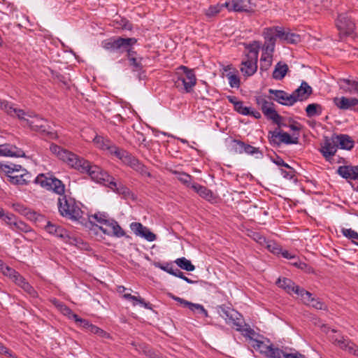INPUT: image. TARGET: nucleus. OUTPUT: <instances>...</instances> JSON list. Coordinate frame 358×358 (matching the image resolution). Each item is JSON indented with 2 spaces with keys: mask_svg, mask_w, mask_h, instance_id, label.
<instances>
[{
  "mask_svg": "<svg viewBox=\"0 0 358 358\" xmlns=\"http://www.w3.org/2000/svg\"><path fill=\"white\" fill-rule=\"evenodd\" d=\"M34 182L59 195L57 206L61 216L73 222L80 221L83 217V211L80 207V203L70 195L64 194L65 186L60 180L39 174Z\"/></svg>",
  "mask_w": 358,
  "mask_h": 358,
  "instance_id": "1",
  "label": "nucleus"
},
{
  "mask_svg": "<svg viewBox=\"0 0 358 358\" xmlns=\"http://www.w3.org/2000/svg\"><path fill=\"white\" fill-rule=\"evenodd\" d=\"M50 150L69 166L88 174L93 180L100 183L108 182L111 189L117 187V183L110 180V176L99 166L92 165L89 161L55 143L50 144Z\"/></svg>",
  "mask_w": 358,
  "mask_h": 358,
  "instance_id": "2",
  "label": "nucleus"
},
{
  "mask_svg": "<svg viewBox=\"0 0 358 358\" xmlns=\"http://www.w3.org/2000/svg\"><path fill=\"white\" fill-rule=\"evenodd\" d=\"M0 108L4 110L11 117H17L26 122L31 130L40 133L41 135L50 139H56L58 136L57 132L49 124L48 122L38 115L32 116L26 113L23 110L14 107L13 103L0 99Z\"/></svg>",
  "mask_w": 358,
  "mask_h": 358,
  "instance_id": "3",
  "label": "nucleus"
},
{
  "mask_svg": "<svg viewBox=\"0 0 358 358\" xmlns=\"http://www.w3.org/2000/svg\"><path fill=\"white\" fill-rule=\"evenodd\" d=\"M247 49L248 52L241 62L240 70L244 76L249 77L254 75L257 70L259 45L257 42H254L250 44Z\"/></svg>",
  "mask_w": 358,
  "mask_h": 358,
  "instance_id": "4",
  "label": "nucleus"
},
{
  "mask_svg": "<svg viewBox=\"0 0 358 358\" xmlns=\"http://www.w3.org/2000/svg\"><path fill=\"white\" fill-rule=\"evenodd\" d=\"M137 43L136 38H110L101 42V46L106 50L113 52L122 53L124 48L129 45H134Z\"/></svg>",
  "mask_w": 358,
  "mask_h": 358,
  "instance_id": "5",
  "label": "nucleus"
},
{
  "mask_svg": "<svg viewBox=\"0 0 358 358\" xmlns=\"http://www.w3.org/2000/svg\"><path fill=\"white\" fill-rule=\"evenodd\" d=\"M179 69L183 71L185 76H179L174 81V87L181 92L189 93L196 85V76L193 70L185 66H180Z\"/></svg>",
  "mask_w": 358,
  "mask_h": 358,
  "instance_id": "6",
  "label": "nucleus"
},
{
  "mask_svg": "<svg viewBox=\"0 0 358 358\" xmlns=\"http://www.w3.org/2000/svg\"><path fill=\"white\" fill-rule=\"evenodd\" d=\"M269 142L273 145L279 146L281 143L287 145L297 144L299 143V135L297 136H291L288 133L280 129H275L274 131L268 132Z\"/></svg>",
  "mask_w": 358,
  "mask_h": 358,
  "instance_id": "7",
  "label": "nucleus"
},
{
  "mask_svg": "<svg viewBox=\"0 0 358 358\" xmlns=\"http://www.w3.org/2000/svg\"><path fill=\"white\" fill-rule=\"evenodd\" d=\"M217 309L219 315L227 324H232L236 327L238 331H241L242 324L238 318L240 314L237 311L225 305L219 306Z\"/></svg>",
  "mask_w": 358,
  "mask_h": 358,
  "instance_id": "8",
  "label": "nucleus"
},
{
  "mask_svg": "<svg viewBox=\"0 0 358 358\" xmlns=\"http://www.w3.org/2000/svg\"><path fill=\"white\" fill-rule=\"evenodd\" d=\"M224 6L229 11L235 12H253L255 4L252 0H227Z\"/></svg>",
  "mask_w": 358,
  "mask_h": 358,
  "instance_id": "9",
  "label": "nucleus"
},
{
  "mask_svg": "<svg viewBox=\"0 0 358 358\" xmlns=\"http://www.w3.org/2000/svg\"><path fill=\"white\" fill-rule=\"evenodd\" d=\"M336 27L341 34L353 36L355 29V23L346 15H339L336 20Z\"/></svg>",
  "mask_w": 358,
  "mask_h": 358,
  "instance_id": "10",
  "label": "nucleus"
},
{
  "mask_svg": "<svg viewBox=\"0 0 358 358\" xmlns=\"http://www.w3.org/2000/svg\"><path fill=\"white\" fill-rule=\"evenodd\" d=\"M279 29H280V27L264 29L263 35L265 39L266 51L273 52L276 38H278Z\"/></svg>",
  "mask_w": 358,
  "mask_h": 358,
  "instance_id": "11",
  "label": "nucleus"
},
{
  "mask_svg": "<svg viewBox=\"0 0 358 358\" xmlns=\"http://www.w3.org/2000/svg\"><path fill=\"white\" fill-rule=\"evenodd\" d=\"M333 339L335 345L343 350L347 351L350 355L358 357V346L351 340L344 336H340L339 338H334Z\"/></svg>",
  "mask_w": 358,
  "mask_h": 358,
  "instance_id": "12",
  "label": "nucleus"
},
{
  "mask_svg": "<svg viewBox=\"0 0 358 358\" xmlns=\"http://www.w3.org/2000/svg\"><path fill=\"white\" fill-rule=\"evenodd\" d=\"M13 209L20 214L27 217V219L34 222H41L45 220V217L30 208L26 207L22 203H17L13 205Z\"/></svg>",
  "mask_w": 358,
  "mask_h": 358,
  "instance_id": "13",
  "label": "nucleus"
},
{
  "mask_svg": "<svg viewBox=\"0 0 358 358\" xmlns=\"http://www.w3.org/2000/svg\"><path fill=\"white\" fill-rule=\"evenodd\" d=\"M99 229L104 234L110 236H115L117 238L125 236V231L120 226L118 222L113 219H111L106 227H99Z\"/></svg>",
  "mask_w": 358,
  "mask_h": 358,
  "instance_id": "14",
  "label": "nucleus"
},
{
  "mask_svg": "<svg viewBox=\"0 0 358 358\" xmlns=\"http://www.w3.org/2000/svg\"><path fill=\"white\" fill-rule=\"evenodd\" d=\"M130 228L135 235L144 238L150 242L154 241L156 239V235L140 222H131Z\"/></svg>",
  "mask_w": 358,
  "mask_h": 358,
  "instance_id": "15",
  "label": "nucleus"
},
{
  "mask_svg": "<svg viewBox=\"0 0 358 358\" xmlns=\"http://www.w3.org/2000/svg\"><path fill=\"white\" fill-rule=\"evenodd\" d=\"M268 93L274 96L273 100L282 105L289 106H293L296 103V99H294L292 94H289L283 90L269 89Z\"/></svg>",
  "mask_w": 358,
  "mask_h": 358,
  "instance_id": "16",
  "label": "nucleus"
},
{
  "mask_svg": "<svg viewBox=\"0 0 358 358\" xmlns=\"http://www.w3.org/2000/svg\"><path fill=\"white\" fill-rule=\"evenodd\" d=\"M276 285L279 287L285 289L288 294H291L294 292L299 296H301L302 294V292L301 291L305 290L303 288H301L299 286L296 285L291 279L287 278H278L276 281Z\"/></svg>",
  "mask_w": 358,
  "mask_h": 358,
  "instance_id": "17",
  "label": "nucleus"
},
{
  "mask_svg": "<svg viewBox=\"0 0 358 358\" xmlns=\"http://www.w3.org/2000/svg\"><path fill=\"white\" fill-rule=\"evenodd\" d=\"M313 93L312 87L305 81H303L301 86L295 90L292 95L297 101H303L309 98Z\"/></svg>",
  "mask_w": 358,
  "mask_h": 358,
  "instance_id": "18",
  "label": "nucleus"
},
{
  "mask_svg": "<svg viewBox=\"0 0 358 358\" xmlns=\"http://www.w3.org/2000/svg\"><path fill=\"white\" fill-rule=\"evenodd\" d=\"M0 156L11 157H25L24 152L11 144L0 145Z\"/></svg>",
  "mask_w": 358,
  "mask_h": 358,
  "instance_id": "19",
  "label": "nucleus"
},
{
  "mask_svg": "<svg viewBox=\"0 0 358 358\" xmlns=\"http://www.w3.org/2000/svg\"><path fill=\"white\" fill-rule=\"evenodd\" d=\"M44 229L50 234L59 237L64 241L69 238L68 231L64 227L53 224L50 221L46 222Z\"/></svg>",
  "mask_w": 358,
  "mask_h": 358,
  "instance_id": "20",
  "label": "nucleus"
},
{
  "mask_svg": "<svg viewBox=\"0 0 358 358\" xmlns=\"http://www.w3.org/2000/svg\"><path fill=\"white\" fill-rule=\"evenodd\" d=\"M302 294L301 296V300L306 305L311 306L317 310H325L327 308V306L321 301L318 298H314L312 296V294L306 291H301Z\"/></svg>",
  "mask_w": 358,
  "mask_h": 358,
  "instance_id": "21",
  "label": "nucleus"
},
{
  "mask_svg": "<svg viewBox=\"0 0 358 358\" xmlns=\"http://www.w3.org/2000/svg\"><path fill=\"white\" fill-rule=\"evenodd\" d=\"M334 142L336 143L338 148L350 150L355 145V141L347 134H339L332 136Z\"/></svg>",
  "mask_w": 358,
  "mask_h": 358,
  "instance_id": "22",
  "label": "nucleus"
},
{
  "mask_svg": "<svg viewBox=\"0 0 358 358\" xmlns=\"http://www.w3.org/2000/svg\"><path fill=\"white\" fill-rule=\"evenodd\" d=\"M93 141L99 148L103 150H107L111 155H114L118 148L108 138H106L101 136L96 135L94 138Z\"/></svg>",
  "mask_w": 358,
  "mask_h": 358,
  "instance_id": "23",
  "label": "nucleus"
},
{
  "mask_svg": "<svg viewBox=\"0 0 358 358\" xmlns=\"http://www.w3.org/2000/svg\"><path fill=\"white\" fill-rule=\"evenodd\" d=\"M338 84L344 92L358 94V78L357 80L342 78L338 81Z\"/></svg>",
  "mask_w": 358,
  "mask_h": 358,
  "instance_id": "24",
  "label": "nucleus"
},
{
  "mask_svg": "<svg viewBox=\"0 0 358 358\" xmlns=\"http://www.w3.org/2000/svg\"><path fill=\"white\" fill-rule=\"evenodd\" d=\"M337 173L343 178L358 180V166H341Z\"/></svg>",
  "mask_w": 358,
  "mask_h": 358,
  "instance_id": "25",
  "label": "nucleus"
},
{
  "mask_svg": "<svg viewBox=\"0 0 358 358\" xmlns=\"http://www.w3.org/2000/svg\"><path fill=\"white\" fill-rule=\"evenodd\" d=\"M22 173L20 175H8V181L17 185H26L29 184L32 178L31 174L28 172L27 170H22Z\"/></svg>",
  "mask_w": 358,
  "mask_h": 358,
  "instance_id": "26",
  "label": "nucleus"
},
{
  "mask_svg": "<svg viewBox=\"0 0 358 358\" xmlns=\"http://www.w3.org/2000/svg\"><path fill=\"white\" fill-rule=\"evenodd\" d=\"M334 102L341 110H352L354 107L358 106V99L357 98L341 96V98H335Z\"/></svg>",
  "mask_w": 358,
  "mask_h": 358,
  "instance_id": "27",
  "label": "nucleus"
},
{
  "mask_svg": "<svg viewBox=\"0 0 358 358\" xmlns=\"http://www.w3.org/2000/svg\"><path fill=\"white\" fill-rule=\"evenodd\" d=\"M337 149V145L334 142V139H326L320 152L327 161H330L331 158L336 154Z\"/></svg>",
  "mask_w": 358,
  "mask_h": 358,
  "instance_id": "28",
  "label": "nucleus"
},
{
  "mask_svg": "<svg viewBox=\"0 0 358 358\" xmlns=\"http://www.w3.org/2000/svg\"><path fill=\"white\" fill-rule=\"evenodd\" d=\"M113 155L121 160L122 163L130 166L131 168L135 165V163L138 160V159L133 156L131 153L120 148H117Z\"/></svg>",
  "mask_w": 358,
  "mask_h": 358,
  "instance_id": "29",
  "label": "nucleus"
},
{
  "mask_svg": "<svg viewBox=\"0 0 358 358\" xmlns=\"http://www.w3.org/2000/svg\"><path fill=\"white\" fill-rule=\"evenodd\" d=\"M191 188L206 201H213L215 199L213 192L205 186L196 182L192 183Z\"/></svg>",
  "mask_w": 358,
  "mask_h": 358,
  "instance_id": "30",
  "label": "nucleus"
},
{
  "mask_svg": "<svg viewBox=\"0 0 358 358\" xmlns=\"http://www.w3.org/2000/svg\"><path fill=\"white\" fill-rule=\"evenodd\" d=\"M159 268L162 270L169 273V274H171L172 275H174L179 278L182 279L183 280L186 281L189 284H194V283L197 282L196 281L192 280L188 278L187 277H186L184 275V273L178 268L174 269L173 268V266L169 264H166V265H165V266H163V265L159 266Z\"/></svg>",
  "mask_w": 358,
  "mask_h": 358,
  "instance_id": "31",
  "label": "nucleus"
},
{
  "mask_svg": "<svg viewBox=\"0 0 358 358\" xmlns=\"http://www.w3.org/2000/svg\"><path fill=\"white\" fill-rule=\"evenodd\" d=\"M289 71L287 64L279 62L275 66L274 71L273 72V78L276 80H281L283 79Z\"/></svg>",
  "mask_w": 358,
  "mask_h": 358,
  "instance_id": "32",
  "label": "nucleus"
},
{
  "mask_svg": "<svg viewBox=\"0 0 358 358\" xmlns=\"http://www.w3.org/2000/svg\"><path fill=\"white\" fill-rule=\"evenodd\" d=\"M123 298L126 300L131 301L134 306L139 304L146 309L152 310V304L149 302H146L144 299L141 298V296H136L131 295V294L126 293L123 294Z\"/></svg>",
  "mask_w": 358,
  "mask_h": 358,
  "instance_id": "33",
  "label": "nucleus"
},
{
  "mask_svg": "<svg viewBox=\"0 0 358 358\" xmlns=\"http://www.w3.org/2000/svg\"><path fill=\"white\" fill-rule=\"evenodd\" d=\"M17 276V278H15V284L23 289L24 292L28 293L31 296H36L37 293L34 288L29 282H27L20 274Z\"/></svg>",
  "mask_w": 358,
  "mask_h": 358,
  "instance_id": "34",
  "label": "nucleus"
},
{
  "mask_svg": "<svg viewBox=\"0 0 358 358\" xmlns=\"http://www.w3.org/2000/svg\"><path fill=\"white\" fill-rule=\"evenodd\" d=\"M264 115L278 126H280V121L282 120V117L280 116L273 108V105H270L264 112Z\"/></svg>",
  "mask_w": 358,
  "mask_h": 358,
  "instance_id": "35",
  "label": "nucleus"
},
{
  "mask_svg": "<svg viewBox=\"0 0 358 358\" xmlns=\"http://www.w3.org/2000/svg\"><path fill=\"white\" fill-rule=\"evenodd\" d=\"M278 38L289 43H296L299 41V36L294 33L286 32L280 27L278 31Z\"/></svg>",
  "mask_w": 358,
  "mask_h": 358,
  "instance_id": "36",
  "label": "nucleus"
},
{
  "mask_svg": "<svg viewBox=\"0 0 358 358\" xmlns=\"http://www.w3.org/2000/svg\"><path fill=\"white\" fill-rule=\"evenodd\" d=\"M171 173L176 175L177 179L187 187L191 188V185H192V183H195L194 182H192L193 178L189 174H187L185 172H179L177 171H171Z\"/></svg>",
  "mask_w": 358,
  "mask_h": 358,
  "instance_id": "37",
  "label": "nucleus"
},
{
  "mask_svg": "<svg viewBox=\"0 0 358 358\" xmlns=\"http://www.w3.org/2000/svg\"><path fill=\"white\" fill-rule=\"evenodd\" d=\"M251 345L252 346L257 350L259 351L261 354L264 355L266 357L269 352V348L271 345H266L264 342L258 341L257 339L250 338Z\"/></svg>",
  "mask_w": 358,
  "mask_h": 358,
  "instance_id": "38",
  "label": "nucleus"
},
{
  "mask_svg": "<svg viewBox=\"0 0 358 358\" xmlns=\"http://www.w3.org/2000/svg\"><path fill=\"white\" fill-rule=\"evenodd\" d=\"M10 229L17 233H28L32 231V229L29 225L17 219L13 223V227H11Z\"/></svg>",
  "mask_w": 358,
  "mask_h": 358,
  "instance_id": "39",
  "label": "nucleus"
},
{
  "mask_svg": "<svg viewBox=\"0 0 358 358\" xmlns=\"http://www.w3.org/2000/svg\"><path fill=\"white\" fill-rule=\"evenodd\" d=\"M0 271L4 275L8 276L14 282L15 281V278H17V275H20L17 271L5 264L1 260H0Z\"/></svg>",
  "mask_w": 358,
  "mask_h": 358,
  "instance_id": "40",
  "label": "nucleus"
},
{
  "mask_svg": "<svg viewBox=\"0 0 358 358\" xmlns=\"http://www.w3.org/2000/svg\"><path fill=\"white\" fill-rule=\"evenodd\" d=\"M143 57H138L136 58H131L129 60L130 66H132L133 71L137 72L141 79V76L144 73L143 66L142 64Z\"/></svg>",
  "mask_w": 358,
  "mask_h": 358,
  "instance_id": "41",
  "label": "nucleus"
},
{
  "mask_svg": "<svg viewBox=\"0 0 358 358\" xmlns=\"http://www.w3.org/2000/svg\"><path fill=\"white\" fill-rule=\"evenodd\" d=\"M322 107L318 103H310L306 108V113L308 117H312L322 114Z\"/></svg>",
  "mask_w": 358,
  "mask_h": 358,
  "instance_id": "42",
  "label": "nucleus"
},
{
  "mask_svg": "<svg viewBox=\"0 0 358 358\" xmlns=\"http://www.w3.org/2000/svg\"><path fill=\"white\" fill-rule=\"evenodd\" d=\"M175 263L183 270L187 271H193L195 269V266L192 264V262L187 259L185 257L178 258Z\"/></svg>",
  "mask_w": 358,
  "mask_h": 358,
  "instance_id": "43",
  "label": "nucleus"
},
{
  "mask_svg": "<svg viewBox=\"0 0 358 358\" xmlns=\"http://www.w3.org/2000/svg\"><path fill=\"white\" fill-rule=\"evenodd\" d=\"M0 169L6 173L7 177H8V175H12L14 172H19L23 170L21 165L15 164H1Z\"/></svg>",
  "mask_w": 358,
  "mask_h": 358,
  "instance_id": "44",
  "label": "nucleus"
},
{
  "mask_svg": "<svg viewBox=\"0 0 358 358\" xmlns=\"http://www.w3.org/2000/svg\"><path fill=\"white\" fill-rule=\"evenodd\" d=\"M188 308L193 313L197 314L199 316L207 317H208V311L204 307L199 303H194L191 302V305L188 306Z\"/></svg>",
  "mask_w": 358,
  "mask_h": 358,
  "instance_id": "45",
  "label": "nucleus"
},
{
  "mask_svg": "<svg viewBox=\"0 0 358 358\" xmlns=\"http://www.w3.org/2000/svg\"><path fill=\"white\" fill-rule=\"evenodd\" d=\"M0 219L11 228L17 217L12 213H5L4 210L0 207Z\"/></svg>",
  "mask_w": 358,
  "mask_h": 358,
  "instance_id": "46",
  "label": "nucleus"
},
{
  "mask_svg": "<svg viewBox=\"0 0 358 358\" xmlns=\"http://www.w3.org/2000/svg\"><path fill=\"white\" fill-rule=\"evenodd\" d=\"M223 8H226L225 6H224V3L222 4H216V5H211L208 7V9L206 10L205 14L207 17H212L217 15L219 13L221 12V10L223 9Z\"/></svg>",
  "mask_w": 358,
  "mask_h": 358,
  "instance_id": "47",
  "label": "nucleus"
},
{
  "mask_svg": "<svg viewBox=\"0 0 358 358\" xmlns=\"http://www.w3.org/2000/svg\"><path fill=\"white\" fill-rule=\"evenodd\" d=\"M132 169L139 173L143 176H147L150 178L151 173L148 171V168L142 164L138 159L135 163V165L132 166Z\"/></svg>",
  "mask_w": 358,
  "mask_h": 358,
  "instance_id": "48",
  "label": "nucleus"
},
{
  "mask_svg": "<svg viewBox=\"0 0 358 358\" xmlns=\"http://www.w3.org/2000/svg\"><path fill=\"white\" fill-rule=\"evenodd\" d=\"M341 233L342 234L348 238V239H350L352 243L357 245H358V243H356L355 240L358 241V233L355 231V230L352 229H346V228H342L341 229Z\"/></svg>",
  "mask_w": 358,
  "mask_h": 358,
  "instance_id": "49",
  "label": "nucleus"
},
{
  "mask_svg": "<svg viewBox=\"0 0 358 358\" xmlns=\"http://www.w3.org/2000/svg\"><path fill=\"white\" fill-rule=\"evenodd\" d=\"M231 150L235 153L242 154L243 153V148L245 143L240 140L233 139L230 143Z\"/></svg>",
  "mask_w": 358,
  "mask_h": 358,
  "instance_id": "50",
  "label": "nucleus"
},
{
  "mask_svg": "<svg viewBox=\"0 0 358 358\" xmlns=\"http://www.w3.org/2000/svg\"><path fill=\"white\" fill-rule=\"evenodd\" d=\"M269 350L266 355V357L268 358H284V355L286 354L278 348H274L273 345H271Z\"/></svg>",
  "mask_w": 358,
  "mask_h": 358,
  "instance_id": "51",
  "label": "nucleus"
},
{
  "mask_svg": "<svg viewBox=\"0 0 358 358\" xmlns=\"http://www.w3.org/2000/svg\"><path fill=\"white\" fill-rule=\"evenodd\" d=\"M226 76L229 80V84L231 87L238 88L240 87V78L237 75L229 72L227 73Z\"/></svg>",
  "mask_w": 358,
  "mask_h": 358,
  "instance_id": "52",
  "label": "nucleus"
},
{
  "mask_svg": "<svg viewBox=\"0 0 358 358\" xmlns=\"http://www.w3.org/2000/svg\"><path fill=\"white\" fill-rule=\"evenodd\" d=\"M257 105L261 108L262 113L270 106L274 105L273 103L268 101L264 96H259L256 99Z\"/></svg>",
  "mask_w": 358,
  "mask_h": 358,
  "instance_id": "53",
  "label": "nucleus"
},
{
  "mask_svg": "<svg viewBox=\"0 0 358 358\" xmlns=\"http://www.w3.org/2000/svg\"><path fill=\"white\" fill-rule=\"evenodd\" d=\"M264 246L273 254L278 255L281 252L282 248L280 246L273 241H267Z\"/></svg>",
  "mask_w": 358,
  "mask_h": 358,
  "instance_id": "54",
  "label": "nucleus"
},
{
  "mask_svg": "<svg viewBox=\"0 0 358 358\" xmlns=\"http://www.w3.org/2000/svg\"><path fill=\"white\" fill-rule=\"evenodd\" d=\"M73 320L80 327H82L90 331L92 324L90 323L87 320L82 319L78 315H73Z\"/></svg>",
  "mask_w": 358,
  "mask_h": 358,
  "instance_id": "55",
  "label": "nucleus"
},
{
  "mask_svg": "<svg viewBox=\"0 0 358 358\" xmlns=\"http://www.w3.org/2000/svg\"><path fill=\"white\" fill-rule=\"evenodd\" d=\"M92 217L100 224L106 225L109 223L111 219L108 218V215L104 213H95Z\"/></svg>",
  "mask_w": 358,
  "mask_h": 358,
  "instance_id": "56",
  "label": "nucleus"
},
{
  "mask_svg": "<svg viewBox=\"0 0 358 358\" xmlns=\"http://www.w3.org/2000/svg\"><path fill=\"white\" fill-rule=\"evenodd\" d=\"M90 332L96 334L101 338H109V334L106 332L104 330L101 329V328L92 324L91 327V329L90 330Z\"/></svg>",
  "mask_w": 358,
  "mask_h": 358,
  "instance_id": "57",
  "label": "nucleus"
},
{
  "mask_svg": "<svg viewBox=\"0 0 358 358\" xmlns=\"http://www.w3.org/2000/svg\"><path fill=\"white\" fill-rule=\"evenodd\" d=\"M292 260H293V262L291 264L293 266H296V268H299L301 270L308 271H309L311 268L307 264L301 262L296 257L295 259H292Z\"/></svg>",
  "mask_w": 358,
  "mask_h": 358,
  "instance_id": "58",
  "label": "nucleus"
},
{
  "mask_svg": "<svg viewBox=\"0 0 358 358\" xmlns=\"http://www.w3.org/2000/svg\"><path fill=\"white\" fill-rule=\"evenodd\" d=\"M234 110L238 113L246 115L250 114V108L243 106V101H240L239 103L234 107Z\"/></svg>",
  "mask_w": 358,
  "mask_h": 358,
  "instance_id": "59",
  "label": "nucleus"
},
{
  "mask_svg": "<svg viewBox=\"0 0 358 358\" xmlns=\"http://www.w3.org/2000/svg\"><path fill=\"white\" fill-rule=\"evenodd\" d=\"M251 237L257 243H258L260 245H264V246L267 242L266 238L259 232H253Z\"/></svg>",
  "mask_w": 358,
  "mask_h": 358,
  "instance_id": "60",
  "label": "nucleus"
},
{
  "mask_svg": "<svg viewBox=\"0 0 358 358\" xmlns=\"http://www.w3.org/2000/svg\"><path fill=\"white\" fill-rule=\"evenodd\" d=\"M243 152H245L248 155H254L257 153H261L259 148H256L254 146H252L249 144L245 143V146L243 148Z\"/></svg>",
  "mask_w": 358,
  "mask_h": 358,
  "instance_id": "61",
  "label": "nucleus"
},
{
  "mask_svg": "<svg viewBox=\"0 0 358 358\" xmlns=\"http://www.w3.org/2000/svg\"><path fill=\"white\" fill-rule=\"evenodd\" d=\"M133 45H129L126 48H124V52H127V57L128 60H131V58H136V52L134 50Z\"/></svg>",
  "mask_w": 358,
  "mask_h": 358,
  "instance_id": "62",
  "label": "nucleus"
},
{
  "mask_svg": "<svg viewBox=\"0 0 358 358\" xmlns=\"http://www.w3.org/2000/svg\"><path fill=\"white\" fill-rule=\"evenodd\" d=\"M61 310L64 315H67L70 319H73V315H78L74 313L71 308L65 305L61 306Z\"/></svg>",
  "mask_w": 358,
  "mask_h": 358,
  "instance_id": "63",
  "label": "nucleus"
},
{
  "mask_svg": "<svg viewBox=\"0 0 358 358\" xmlns=\"http://www.w3.org/2000/svg\"><path fill=\"white\" fill-rule=\"evenodd\" d=\"M0 354L4 355L8 357L15 358V356L13 355L12 352L5 347L1 343H0Z\"/></svg>",
  "mask_w": 358,
  "mask_h": 358,
  "instance_id": "64",
  "label": "nucleus"
}]
</instances>
